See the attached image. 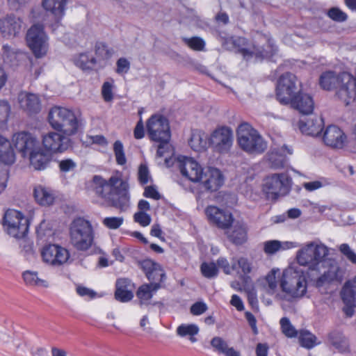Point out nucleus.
I'll return each instance as SVG.
<instances>
[{"label":"nucleus","instance_id":"nucleus-1","mask_svg":"<svg viewBox=\"0 0 356 356\" xmlns=\"http://www.w3.org/2000/svg\"><path fill=\"white\" fill-rule=\"evenodd\" d=\"M329 253L327 246L316 241L305 243L297 252L298 264L307 267L308 279L316 288L343 280V269L336 261L327 259Z\"/></svg>","mask_w":356,"mask_h":356},{"label":"nucleus","instance_id":"nucleus-2","mask_svg":"<svg viewBox=\"0 0 356 356\" xmlns=\"http://www.w3.org/2000/svg\"><path fill=\"white\" fill-rule=\"evenodd\" d=\"M92 188L95 194L110 206L120 211H126L129 208V184L123 179L121 172H115L108 180L99 175H95Z\"/></svg>","mask_w":356,"mask_h":356},{"label":"nucleus","instance_id":"nucleus-3","mask_svg":"<svg viewBox=\"0 0 356 356\" xmlns=\"http://www.w3.org/2000/svg\"><path fill=\"white\" fill-rule=\"evenodd\" d=\"M255 35L253 42H250L243 37L238 36L231 37L227 42L232 44L233 48L246 60L252 58L261 60L272 58L277 51L273 40L261 33H257Z\"/></svg>","mask_w":356,"mask_h":356},{"label":"nucleus","instance_id":"nucleus-4","mask_svg":"<svg viewBox=\"0 0 356 356\" xmlns=\"http://www.w3.org/2000/svg\"><path fill=\"white\" fill-rule=\"evenodd\" d=\"M48 122L54 130L72 136L78 131L81 118V115L72 109L54 106L49 111Z\"/></svg>","mask_w":356,"mask_h":356},{"label":"nucleus","instance_id":"nucleus-5","mask_svg":"<svg viewBox=\"0 0 356 356\" xmlns=\"http://www.w3.org/2000/svg\"><path fill=\"white\" fill-rule=\"evenodd\" d=\"M147 131L149 138L159 143L156 154L163 157L170 151L169 143L171 133L168 120L160 115H152L147 122Z\"/></svg>","mask_w":356,"mask_h":356},{"label":"nucleus","instance_id":"nucleus-6","mask_svg":"<svg viewBox=\"0 0 356 356\" xmlns=\"http://www.w3.org/2000/svg\"><path fill=\"white\" fill-rule=\"evenodd\" d=\"M307 272L300 268L285 269L280 280L282 291L293 298H301L307 292Z\"/></svg>","mask_w":356,"mask_h":356},{"label":"nucleus","instance_id":"nucleus-7","mask_svg":"<svg viewBox=\"0 0 356 356\" xmlns=\"http://www.w3.org/2000/svg\"><path fill=\"white\" fill-rule=\"evenodd\" d=\"M236 137L240 148L249 154H260L267 149L266 142L249 123L238 125Z\"/></svg>","mask_w":356,"mask_h":356},{"label":"nucleus","instance_id":"nucleus-8","mask_svg":"<svg viewBox=\"0 0 356 356\" xmlns=\"http://www.w3.org/2000/svg\"><path fill=\"white\" fill-rule=\"evenodd\" d=\"M70 239L77 250H88L94 241V231L90 222L81 217L75 218L70 226Z\"/></svg>","mask_w":356,"mask_h":356},{"label":"nucleus","instance_id":"nucleus-9","mask_svg":"<svg viewBox=\"0 0 356 356\" xmlns=\"http://www.w3.org/2000/svg\"><path fill=\"white\" fill-rule=\"evenodd\" d=\"M2 225L9 236L19 239L26 236L29 232V221L22 212L9 209L4 213Z\"/></svg>","mask_w":356,"mask_h":356},{"label":"nucleus","instance_id":"nucleus-10","mask_svg":"<svg viewBox=\"0 0 356 356\" xmlns=\"http://www.w3.org/2000/svg\"><path fill=\"white\" fill-rule=\"evenodd\" d=\"M291 179L286 173L272 174L264 179L262 191L268 200H276L290 191Z\"/></svg>","mask_w":356,"mask_h":356},{"label":"nucleus","instance_id":"nucleus-11","mask_svg":"<svg viewBox=\"0 0 356 356\" xmlns=\"http://www.w3.org/2000/svg\"><path fill=\"white\" fill-rule=\"evenodd\" d=\"M48 38L41 24L33 25L27 32L26 42L37 58L44 56L48 50Z\"/></svg>","mask_w":356,"mask_h":356},{"label":"nucleus","instance_id":"nucleus-12","mask_svg":"<svg viewBox=\"0 0 356 356\" xmlns=\"http://www.w3.org/2000/svg\"><path fill=\"white\" fill-rule=\"evenodd\" d=\"M297 82L296 76L292 73L286 72L280 76L276 86V96L282 104H289L296 95Z\"/></svg>","mask_w":356,"mask_h":356},{"label":"nucleus","instance_id":"nucleus-13","mask_svg":"<svg viewBox=\"0 0 356 356\" xmlns=\"http://www.w3.org/2000/svg\"><path fill=\"white\" fill-rule=\"evenodd\" d=\"M210 147L220 154L229 152L233 144V132L227 127H221L215 129L209 136Z\"/></svg>","mask_w":356,"mask_h":356},{"label":"nucleus","instance_id":"nucleus-14","mask_svg":"<svg viewBox=\"0 0 356 356\" xmlns=\"http://www.w3.org/2000/svg\"><path fill=\"white\" fill-rule=\"evenodd\" d=\"M178 167L181 175L193 182H199L203 179L204 169L193 159L187 156H179Z\"/></svg>","mask_w":356,"mask_h":356},{"label":"nucleus","instance_id":"nucleus-15","mask_svg":"<svg viewBox=\"0 0 356 356\" xmlns=\"http://www.w3.org/2000/svg\"><path fill=\"white\" fill-rule=\"evenodd\" d=\"M13 143L23 157L28 156L38 149L39 143L36 138L28 131H20L13 135Z\"/></svg>","mask_w":356,"mask_h":356},{"label":"nucleus","instance_id":"nucleus-16","mask_svg":"<svg viewBox=\"0 0 356 356\" xmlns=\"http://www.w3.org/2000/svg\"><path fill=\"white\" fill-rule=\"evenodd\" d=\"M41 254L43 261L52 266H60L69 259L68 251L65 248L54 244L44 246Z\"/></svg>","mask_w":356,"mask_h":356},{"label":"nucleus","instance_id":"nucleus-17","mask_svg":"<svg viewBox=\"0 0 356 356\" xmlns=\"http://www.w3.org/2000/svg\"><path fill=\"white\" fill-rule=\"evenodd\" d=\"M68 141L67 137L54 131H50L42 137L43 147L50 154L65 151L68 147Z\"/></svg>","mask_w":356,"mask_h":356},{"label":"nucleus","instance_id":"nucleus-18","mask_svg":"<svg viewBox=\"0 0 356 356\" xmlns=\"http://www.w3.org/2000/svg\"><path fill=\"white\" fill-rule=\"evenodd\" d=\"M323 140L327 146L334 149H341L346 143L347 137L339 127L330 125L324 131Z\"/></svg>","mask_w":356,"mask_h":356},{"label":"nucleus","instance_id":"nucleus-19","mask_svg":"<svg viewBox=\"0 0 356 356\" xmlns=\"http://www.w3.org/2000/svg\"><path fill=\"white\" fill-rule=\"evenodd\" d=\"M18 103L21 109L29 115L38 113L41 110V102L38 95L22 91L17 97Z\"/></svg>","mask_w":356,"mask_h":356},{"label":"nucleus","instance_id":"nucleus-20","mask_svg":"<svg viewBox=\"0 0 356 356\" xmlns=\"http://www.w3.org/2000/svg\"><path fill=\"white\" fill-rule=\"evenodd\" d=\"M67 0H42V6L44 10L56 18V23L52 25V31H57L59 29H63L62 24L59 20L65 15Z\"/></svg>","mask_w":356,"mask_h":356},{"label":"nucleus","instance_id":"nucleus-21","mask_svg":"<svg viewBox=\"0 0 356 356\" xmlns=\"http://www.w3.org/2000/svg\"><path fill=\"white\" fill-rule=\"evenodd\" d=\"M206 214L209 220L219 228L227 229L233 222L232 215L229 212L214 206H209L206 209Z\"/></svg>","mask_w":356,"mask_h":356},{"label":"nucleus","instance_id":"nucleus-22","mask_svg":"<svg viewBox=\"0 0 356 356\" xmlns=\"http://www.w3.org/2000/svg\"><path fill=\"white\" fill-rule=\"evenodd\" d=\"M323 126V118L316 115L305 117L298 122L300 131L303 134L312 136H318L322 131Z\"/></svg>","mask_w":356,"mask_h":356},{"label":"nucleus","instance_id":"nucleus-23","mask_svg":"<svg viewBox=\"0 0 356 356\" xmlns=\"http://www.w3.org/2000/svg\"><path fill=\"white\" fill-rule=\"evenodd\" d=\"M201 181L207 191H216L222 186L224 177L218 169L211 167L203 171V179Z\"/></svg>","mask_w":356,"mask_h":356},{"label":"nucleus","instance_id":"nucleus-24","mask_svg":"<svg viewBox=\"0 0 356 356\" xmlns=\"http://www.w3.org/2000/svg\"><path fill=\"white\" fill-rule=\"evenodd\" d=\"M22 20L13 15L0 19V32L3 37H15L22 28Z\"/></svg>","mask_w":356,"mask_h":356},{"label":"nucleus","instance_id":"nucleus-25","mask_svg":"<svg viewBox=\"0 0 356 356\" xmlns=\"http://www.w3.org/2000/svg\"><path fill=\"white\" fill-rule=\"evenodd\" d=\"M289 104L304 115L311 114L314 108V102L312 96L300 92L291 98Z\"/></svg>","mask_w":356,"mask_h":356},{"label":"nucleus","instance_id":"nucleus-26","mask_svg":"<svg viewBox=\"0 0 356 356\" xmlns=\"http://www.w3.org/2000/svg\"><path fill=\"white\" fill-rule=\"evenodd\" d=\"M233 268L238 277L243 280V282L246 285L250 277L248 275L253 270L252 262L246 257H233Z\"/></svg>","mask_w":356,"mask_h":356},{"label":"nucleus","instance_id":"nucleus-27","mask_svg":"<svg viewBox=\"0 0 356 356\" xmlns=\"http://www.w3.org/2000/svg\"><path fill=\"white\" fill-rule=\"evenodd\" d=\"M116 289L115 298L117 300L126 302L131 300L134 297V284L129 279L120 278L116 282Z\"/></svg>","mask_w":356,"mask_h":356},{"label":"nucleus","instance_id":"nucleus-28","mask_svg":"<svg viewBox=\"0 0 356 356\" xmlns=\"http://www.w3.org/2000/svg\"><path fill=\"white\" fill-rule=\"evenodd\" d=\"M74 63L83 71H97L102 68L97 59L90 52L79 54L74 58Z\"/></svg>","mask_w":356,"mask_h":356},{"label":"nucleus","instance_id":"nucleus-29","mask_svg":"<svg viewBox=\"0 0 356 356\" xmlns=\"http://www.w3.org/2000/svg\"><path fill=\"white\" fill-rule=\"evenodd\" d=\"M291 154L292 149L286 145H283L280 149H273L268 155L270 166L275 169L283 168L286 161L285 153Z\"/></svg>","mask_w":356,"mask_h":356},{"label":"nucleus","instance_id":"nucleus-30","mask_svg":"<svg viewBox=\"0 0 356 356\" xmlns=\"http://www.w3.org/2000/svg\"><path fill=\"white\" fill-rule=\"evenodd\" d=\"M28 156H29L31 165L34 169L38 170L45 169L51 160L50 155L47 152H44L42 150L40 146Z\"/></svg>","mask_w":356,"mask_h":356},{"label":"nucleus","instance_id":"nucleus-31","mask_svg":"<svg viewBox=\"0 0 356 356\" xmlns=\"http://www.w3.org/2000/svg\"><path fill=\"white\" fill-rule=\"evenodd\" d=\"M189 145L196 152L205 150L210 147L209 136L203 131H195L192 133Z\"/></svg>","mask_w":356,"mask_h":356},{"label":"nucleus","instance_id":"nucleus-32","mask_svg":"<svg viewBox=\"0 0 356 356\" xmlns=\"http://www.w3.org/2000/svg\"><path fill=\"white\" fill-rule=\"evenodd\" d=\"M248 228L244 222H236L232 227V232H227L229 239L236 245L244 243L248 238Z\"/></svg>","mask_w":356,"mask_h":356},{"label":"nucleus","instance_id":"nucleus-33","mask_svg":"<svg viewBox=\"0 0 356 356\" xmlns=\"http://www.w3.org/2000/svg\"><path fill=\"white\" fill-rule=\"evenodd\" d=\"M210 343L214 351L219 354L225 356H240V353L233 347H229L227 342L220 337H214Z\"/></svg>","mask_w":356,"mask_h":356},{"label":"nucleus","instance_id":"nucleus-34","mask_svg":"<svg viewBox=\"0 0 356 356\" xmlns=\"http://www.w3.org/2000/svg\"><path fill=\"white\" fill-rule=\"evenodd\" d=\"M341 299L346 306L356 307V275L352 282H348L341 292Z\"/></svg>","mask_w":356,"mask_h":356},{"label":"nucleus","instance_id":"nucleus-35","mask_svg":"<svg viewBox=\"0 0 356 356\" xmlns=\"http://www.w3.org/2000/svg\"><path fill=\"white\" fill-rule=\"evenodd\" d=\"M33 195L36 202L42 206L50 205L54 201V195L52 191L41 185L35 186Z\"/></svg>","mask_w":356,"mask_h":356},{"label":"nucleus","instance_id":"nucleus-36","mask_svg":"<svg viewBox=\"0 0 356 356\" xmlns=\"http://www.w3.org/2000/svg\"><path fill=\"white\" fill-rule=\"evenodd\" d=\"M328 342L339 352L346 353L349 350V344L347 339L338 331H332L328 334Z\"/></svg>","mask_w":356,"mask_h":356},{"label":"nucleus","instance_id":"nucleus-37","mask_svg":"<svg viewBox=\"0 0 356 356\" xmlns=\"http://www.w3.org/2000/svg\"><path fill=\"white\" fill-rule=\"evenodd\" d=\"M0 142V162L6 165L13 163L15 160V155L10 141L1 138Z\"/></svg>","mask_w":356,"mask_h":356},{"label":"nucleus","instance_id":"nucleus-38","mask_svg":"<svg viewBox=\"0 0 356 356\" xmlns=\"http://www.w3.org/2000/svg\"><path fill=\"white\" fill-rule=\"evenodd\" d=\"M161 288L159 283H150L140 286L137 292L136 296L140 300L141 304L149 301L153 296V292L156 291Z\"/></svg>","mask_w":356,"mask_h":356},{"label":"nucleus","instance_id":"nucleus-39","mask_svg":"<svg viewBox=\"0 0 356 356\" xmlns=\"http://www.w3.org/2000/svg\"><path fill=\"white\" fill-rule=\"evenodd\" d=\"M297 247L294 242H280L277 240L268 241L264 243V252L268 254H273L280 250H287Z\"/></svg>","mask_w":356,"mask_h":356},{"label":"nucleus","instance_id":"nucleus-40","mask_svg":"<svg viewBox=\"0 0 356 356\" xmlns=\"http://www.w3.org/2000/svg\"><path fill=\"white\" fill-rule=\"evenodd\" d=\"M24 56L22 52L14 51L7 44L3 46V61L10 66L18 65Z\"/></svg>","mask_w":356,"mask_h":356},{"label":"nucleus","instance_id":"nucleus-41","mask_svg":"<svg viewBox=\"0 0 356 356\" xmlns=\"http://www.w3.org/2000/svg\"><path fill=\"white\" fill-rule=\"evenodd\" d=\"M22 276L27 285L45 288L49 286L47 281L40 278L38 277V273L36 271H24Z\"/></svg>","mask_w":356,"mask_h":356},{"label":"nucleus","instance_id":"nucleus-42","mask_svg":"<svg viewBox=\"0 0 356 356\" xmlns=\"http://www.w3.org/2000/svg\"><path fill=\"white\" fill-rule=\"evenodd\" d=\"M298 339L300 346L307 349H312L321 343V342L316 341L317 338L314 334L304 330L300 331Z\"/></svg>","mask_w":356,"mask_h":356},{"label":"nucleus","instance_id":"nucleus-43","mask_svg":"<svg viewBox=\"0 0 356 356\" xmlns=\"http://www.w3.org/2000/svg\"><path fill=\"white\" fill-rule=\"evenodd\" d=\"M11 112L10 103L5 99H0V129L7 128L9 116Z\"/></svg>","mask_w":356,"mask_h":356},{"label":"nucleus","instance_id":"nucleus-44","mask_svg":"<svg viewBox=\"0 0 356 356\" xmlns=\"http://www.w3.org/2000/svg\"><path fill=\"white\" fill-rule=\"evenodd\" d=\"M199 327L195 324H181L177 327L176 333L181 337L197 335L199 333Z\"/></svg>","mask_w":356,"mask_h":356},{"label":"nucleus","instance_id":"nucleus-45","mask_svg":"<svg viewBox=\"0 0 356 356\" xmlns=\"http://www.w3.org/2000/svg\"><path fill=\"white\" fill-rule=\"evenodd\" d=\"M113 149L117 164L120 165H125L127 163V158L122 143L120 140H116L113 143Z\"/></svg>","mask_w":356,"mask_h":356},{"label":"nucleus","instance_id":"nucleus-46","mask_svg":"<svg viewBox=\"0 0 356 356\" xmlns=\"http://www.w3.org/2000/svg\"><path fill=\"white\" fill-rule=\"evenodd\" d=\"M200 271L208 279L216 277L218 273V267L213 262H203L200 266Z\"/></svg>","mask_w":356,"mask_h":356},{"label":"nucleus","instance_id":"nucleus-47","mask_svg":"<svg viewBox=\"0 0 356 356\" xmlns=\"http://www.w3.org/2000/svg\"><path fill=\"white\" fill-rule=\"evenodd\" d=\"M280 326L283 334L289 338L296 337L298 334V332L294 326L291 323L290 320L287 317H283L280 321Z\"/></svg>","mask_w":356,"mask_h":356},{"label":"nucleus","instance_id":"nucleus-48","mask_svg":"<svg viewBox=\"0 0 356 356\" xmlns=\"http://www.w3.org/2000/svg\"><path fill=\"white\" fill-rule=\"evenodd\" d=\"M184 42L194 51H203L206 43L205 41L200 37L183 38Z\"/></svg>","mask_w":356,"mask_h":356},{"label":"nucleus","instance_id":"nucleus-49","mask_svg":"<svg viewBox=\"0 0 356 356\" xmlns=\"http://www.w3.org/2000/svg\"><path fill=\"white\" fill-rule=\"evenodd\" d=\"M114 88V80L105 81L102 86V95L106 102H111L113 99V90Z\"/></svg>","mask_w":356,"mask_h":356},{"label":"nucleus","instance_id":"nucleus-50","mask_svg":"<svg viewBox=\"0 0 356 356\" xmlns=\"http://www.w3.org/2000/svg\"><path fill=\"white\" fill-rule=\"evenodd\" d=\"M124 222L123 217H106L102 221V224L109 229H118Z\"/></svg>","mask_w":356,"mask_h":356},{"label":"nucleus","instance_id":"nucleus-51","mask_svg":"<svg viewBox=\"0 0 356 356\" xmlns=\"http://www.w3.org/2000/svg\"><path fill=\"white\" fill-rule=\"evenodd\" d=\"M158 264V263L149 259H143L138 262L140 268L143 270L147 278H152L151 272Z\"/></svg>","mask_w":356,"mask_h":356},{"label":"nucleus","instance_id":"nucleus-52","mask_svg":"<svg viewBox=\"0 0 356 356\" xmlns=\"http://www.w3.org/2000/svg\"><path fill=\"white\" fill-rule=\"evenodd\" d=\"M152 278H147L150 283H159L161 284L165 280V273L161 266L159 264L151 272Z\"/></svg>","mask_w":356,"mask_h":356},{"label":"nucleus","instance_id":"nucleus-53","mask_svg":"<svg viewBox=\"0 0 356 356\" xmlns=\"http://www.w3.org/2000/svg\"><path fill=\"white\" fill-rule=\"evenodd\" d=\"M95 54L99 59L106 60L111 56L112 51L108 49L106 44L100 42L95 45Z\"/></svg>","mask_w":356,"mask_h":356},{"label":"nucleus","instance_id":"nucleus-54","mask_svg":"<svg viewBox=\"0 0 356 356\" xmlns=\"http://www.w3.org/2000/svg\"><path fill=\"white\" fill-rule=\"evenodd\" d=\"M138 179L141 185L147 184L151 179L149 171L146 164L141 163L140 165L138 172Z\"/></svg>","mask_w":356,"mask_h":356},{"label":"nucleus","instance_id":"nucleus-55","mask_svg":"<svg viewBox=\"0 0 356 356\" xmlns=\"http://www.w3.org/2000/svg\"><path fill=\"white\" fill-rule=\"evenodd\" d=\"M327 16L336 22H344L347 19V15L338 8H332L327 12Z\"/></svg>","mask_w":356,"mask_h":356},{"label":"nucleus","instance_id":"nucleus-56","mask_svg":"<svg viewBox=\"0 0 356 356\" xmlns=\"http://www.w3.org/2000/svg\"><path fill=\"white\" fill-rule=\"evenodd\" d=\"M134 220L140 225L147 227L150 224L152 218L146 212L138 211L134 215Z\"/></svg>","mask_w":356,"mask_h":356},{"label":"nucleus","instance_id":"nucleus-57","mask_svg":"<svg viewBox=\"0 0 356 356\" xmlns=\"http://www.w3.org/2000/svg\"><path fill=\"white\" fill-rule=\"evenodd\" d=\"M339 251L353 264H356V253L348 244L342 243L339 248Z\"/></svg>","mask_w":356,"mask_h":356},{"label":"nucleus","instance_id":"nucleus-58","mask_svg":"<svg viewBox=\"0 0 356 356\" xmlns=\"http://www.w3.org/2000/svg\"><path fill=\"white\" fill-rule=\"evenodd\" d=\"M130 62L126 58H120L116 62V73L119 74H127L130 69Z\"/></svg>","mask_w":356,"mask_h":356},{"label":"nucleus","instance_id":"nucleus-59","mask_svg":"<svg viewBox=\"0 0 356 356\" xmlns=\"http://www.w3.org/2000/svg\"><path fill=\"white\" fill-rule=\"evenodd\" d=\"M232 265H229L228 260L225 257H220L217 260V265L219 268H222L226 275H230L234 272L233 268V258L232 259Z\"/></svg>","mask_w":356,"mask_h":356},{"label":"nucleus","instance_id":"nucleus-60","mask_svg":"<svg viewBox=\"0 0 356 356\" xmlns=\"http://www.w3.org/2000/svg\"><path fill=\"white\" fill-rule=\"evenodd\" d=\"M280 272L279 269H272L266 275V280L270 290L275 291L277 288V277L276 274Z\"/></svg>","mask_w":356,"mask_h":356},{"label":"nucleus","instance_id":"nucleus-61","mask_svg":"<svg viewBox=\"0 0 356 356\" xmlns=\"http://www.w3.org/2000/svg\"><path fill=\"white\" fill-rule=\"evenodd\" d=\"M76 293L80 296L88 299H93L97 295L95 291L83 286H78L76 287Z\"/></svg>","mask_w":356,"mask_h":356},{"label":"nucleus","instance_id":"nucleus-62","mask_svg":"<svg viewBox=\"0 0 356 356\" xmlns=\"http://www.w3.org/2000/svg\"><path fill=\"white\" fill-rule=\"evenodd\" d=\"M207 310V305L204 302H197L192 305L190 311L195 316H199Z\"/></svg>","mask_w":356,"mask_h":356},{"label":"nucleus","instance_id":"nucleus-63","mask_svg":"<svg viewBox=\"0 0 356 356\" xmlns=\"http://www.w3.org/2000/svg\"><path fill=\"white\" fill-rule=\"evenodd\" d=\"M143 195L147 198H152L155 200L161 199V195L158 192L156 186H149L145 188Z\"/></svg>","mask_w":356,"mask_h":356},{"label":"nucleus","instance_id":"nucleus-64","mask_svg":"<svg viewBox=\"0 0 356 356\" xmlns=\"http://www.w3.org/2000/svg\"><path fill=\"white\" fill-rule=\"evenodd\" d=\"M76 163L70 159H64L59 162V168L61 172H67L75 168Z\"/></svg>","mask_w":356,"mask_h":356}]
</instances>
